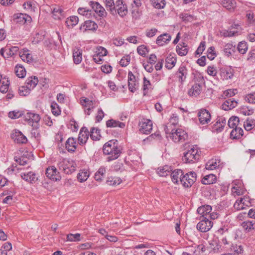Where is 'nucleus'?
Listing matches in <instances>:
<instances>
[{
  "mask_svg": "<svg viewBox=\"0 0 255 255\" xmlns=\"http://www.w3.org/2000/svg\"><path fill=\"white\" fill-rule=\"evenodd\" d=\"M239 123V119L237 117H232L228 121V126L230 128L235 129Z\"/></svg>",
  "mask_w": 255,
  "mask_h": 255,
  "instance_id": "a18cd8bd",
  "label": "nucleus"
},
{
  "mask_svg": "<svg viewBox=\"0 0 255 255\" xmlns=\"http://www.w3.org/2000/svg\"><path fill=\"white\" fill-rule=\"evenodd\" d=\"M245 100L251 104H255V93L247 95L245 97Z\"/></svg>",
  "mask_w": 255,
  "mask_h": 255,
  "instance_id": "e2e57ef3",
  "label": "nucleus"
},
{
  "mask_svg": "<svg viewBox=\"0 0 255 255\" xmlns=\"http://www.w3.org/2000/svg\"><path fill=\"white\" fill-rule=\"evenodd\" d=\"M202 85L200 84L195 83L191 87L189 91V94L192 96H197L201 92Z\"/></svg>",
  "mask_w": 255,
  "mask_h": 255,
  "instance_id": "bb28decb",
  "label": "nucleus"
},
{
  "mask_svg": "<svg viewBox=\"0 0 255 255\" xmlns=\"http://www.w3.org/2000/svg\"><path fill=\"white\" fill-rule=\"evenodd\" d=\"M81 104L84 108L85 112L87 115H90L91 111L94 108V101L85 98L81 100Z\"/></svg>",
  "mask_w": 255,
  "mask_h": 255,
  "instance_id": "f8f14e48",
  "label": "nucleus"
},
{
  "mask_svg": "<svg viewBox=\"0 0 255 255\" xmlns=\"http://www.w3.org/2000/svg\"><path fill=\"white\" fill-rule=\"evenodd\" d=\"M18 50L17 46L9 47L6 46L0 50V55L4 58H8L13 55Z\"/></svg>",
  "mask_w": 255,
  "mask_h": 255,
  "instance_id": "9d476101",
  "label": "nucleus"
},
{
  "mask_svg": "<svg viewBox=\"0 0 255 255\" xmlns=\"http://www.w3.org/2000/svg\"><path fill=\"white\" fill-rule=\"evenodd\" d=\"M12 138L14 141L18 143H25L27 142V139L25 136L22 133L19 131L15 130L11 135Z\"/></svg>",
  "mask_w": 255,
  "mask_h": 255,
  "instance_id": "ddd939ff",
  "label": "nucleus"
},
{
  "mask_svg": "<svg viewBox=\"0 0 255 255\" xmlns=\"http://www.w3.org/2000/svg\"><path fill=\"white\" fill-rule=\"evenodd\" d=\"M187 45L183 43L182 44H178L176 46V51L177 53L181 56L186 55L188 53Z\"/></svg>",
  "mask_w": 255,
  "mask_h": 255,
  "instance_id": "4c0bfd02",
  "label": "nucleus"
},
{
  "mask_svg": "<svg viewBox=\"0 0 255 255\" xmlns=\"http://www.w3.org/2000/svg\"><path fill=\"white\" fill-rule=\"evenodd\" d=\"M205 49V42L202 41L200 43L199 46L198 47L196 51V54L197 55H200L204 51Z\"/></svg>",
  "mask_w": 255,
  "mask_h": 255,
  "instance_id": "774afa93",
  "label": "nucleus"
},
{
  "mask_svg": "<svg viewBox=\"0 0 255 255\" xmlns=\"http://www.w3.org/2000/svg\"><path fill=\"white\" fill-rule=\"evenodd\" d=\"M90 5L92 7L93 10L99 15V16H104L105 13L104 8L97 2L90 1Z\"/></svg>",
  "mask_w": 255,
  "mask_h": 255,
  "instance_id": "dca6fc26",
  "label": "nucleus"
},
{
  "mask_svg": "<svg viewBox=\"0 0 255 255\" xmlns=\"http://www.w3.org/2000/svg\"><path fill=\"white\" fill-rule=\"evenodd\" d=\"M212 207L210 205H204L199 207L197 209V212L204 217H207L209 214L211 212Z\"/></svg>",
  "mask_w": 255,
  "mask_h": 255,
  "instance_id": "a878e982",
  "label": "nucleus"
},
{
  "mask_svg": "<svg viewBox=\"0 0 255 255\" xmlns=\"http://www.w3.org/2000/svg\"><path fill=\"white\" fill-rule=\"evenodd\" d=\"M122 182L120 178L117 177H110L107 180V183L109 185L115 186L120 184Z\"/></svg>",
  "mask_w": 255,
  "mask_h": 255,
  "instance_id": "79ce46f5",
  "label": "nucleus"
},
{
  "mask_svg": "<svg viewBox=\"0 0 255 255\" xmlns=\"http://www.w3.org/2000/svg\"><path fill=\"white\" fill-rule=\"evenodd\" d=\"M45 174L47 177L54 181H58L61 179L59 173L54 166L47 168Z\"/></svg>",
  "mask_w": 255,
  "mask_h": 255,
  "instance_id": "1a4fd4ad",
  "label": "nucleus"
},
{
  "mask_svg": "<svg viewBox=\"0 0 255 255\" xmlns=\"http://www.w3.org/2000/svg\"><path fill=\"white\" fill-rule=\"evenodd\" d=\"M78 17H68L65 23L68 27L72 28L78 23Z\"/></svg>",
  "mask_w": 255,
  "mask_h": 255,
  "instance_id": "ea45409f",
  "label": "nucleus"
},
{
  "mask_svg": "<svg viewBox=\"0 0 255 255\" xmlns=\"http://www.w3.org/2000/svg\"><path fill=\"white\" fill-rule=\"evenodd\" d=\"M31 90L28 88V87L25 86H21L19 88V94L20 96H25L28 95Z\"/></svg>",
  "mask_w": 255,
  "mask_h": 255,
  "instance_id": "4d7b16f0",
  "label": "nucleus"
},
{
  "mask_svg": "<svg viewBox=\"0 0 255 255\" xmlns=\"http://www.w3.org/2000/svg\"><path fill=\"white\" fill-rule=\"evenodd\" d=\"M38 82V80L37 77L35 76L31 77L27 79L25 85L28 87V88L32 90L37 85Z\"/></svg>",
  "mask_w": 255,
  "mask_h": 255,
  "instance_id": "c9c22d12",
  "label": "nucleus"
},
{
  "mask_svg": "<svg viewBox=\"0 0 255 255\" xmlns=\"http://www.w3.org/2000/svg\"><path fill=\"white\" fill-rule=\"evenodd\" d=\"M107 50L104 47L99 46L97 47L95 51V54L102 57L105 56L107 54Z\"/></svg>",
  "mask_w": 255,
  "mask_h": 255,
  "instance_id": "13d9d810",
  "label": "nucleus"
},
{
  "mask_svg": "<svg viewBox=\"0 0 255 255\" xmlns=\"http://www.w3.org/2000/svg\"><path fill=\"white\" fill-rule=\"evenodd\" d=\"M40 120V117L38 114L27 113L25 115V120L28 122V124L31 126L38 125V123Z\"/></svg>",
  "mask_w": 255,
  "mask_h": 255,
  "instance_id": "9b49d317",
  "label": "nucleus"
},
{
  "mask_svg": "<svg viewBox=\"0 0 255 255\" xmlns=\"http://www.w3.org/2000/svg\"><path fill=\"white\" fill-rule=\"evenodd\" d=\"M14 23L23 25L25 23H29L32 21L31 17H14L12 19Z\"/></svg>",
  "mask_w": 255,
  "mask_h": 255,
  "instance_id": "473e14b6",
  "label": "nucleus"
},
{
  "mask_svg": "<svg viewBox=\"0 0 255 255\" xmlns=\"http://www.w3.org/2000/svg\"><path fill=\"white\" fill-rule=\"evenodd\" d=\"M140 131L144 134H148L152 129V123L151 121L147 119H143L139 124Z\"/></svg>",
  "mask_w": 255,
  "mask_h": 255,
  "instance_id": "6e6552de",
  "label": "nucleus"
},
{
  "mask_svg": "<svg viewBox=\"0 0 255 255\" xmlns=\"http://www.w3.org/2000/svg\"><path fill=\"white\" fill-rule=\"evenodd\" d=\"M152 5L156 8H162L165 5V0H150Z\"/></svg>",
  "mask_w": 255,
  "mask_h": 255,
  "instance_id": "c03bdc74",
  "label": "nucleus"
},
{
  "mask_svg": "<svg viewBox=\"0 0 255 255\" xmlns=\"http://www.w3.org/2000/svg\"><path fill=\"white\" fill-rule=\"evenodd\" d=\"M226 124L225 120L223 118H220L214 124L216 130H222Z\"/></svg>",
  "mask_w": 255,
  "mask_h": 255,
  "instance_id": "09e8293b",
  "label": "nucleus"
},
{
  "mask_svg": "<svg viewBox=\"0 0 255 255\" xmlns=\"http://www.w3.org/2000/svg\"><path fill=\"white\" fill-rule=\"evenodd\" d=\"M137 51L140 55L143 57L148 52L147 47L144 45L138 46L137 48Z\"/></svg>",
  "mask_w": 255,
  "mask_h": 255,
  "instance_id": "6e6d98bb",
  "label": "nucleus"
},
{
  "mask_svg": "<svg viewBox=\"0 0 255 255\" xmlns=\"http://www.w3.org/2000/svg\"><path fill=\"white\" fill-rule=\"evenodd\" d=\"M33 128L31 131V134L32 137H34L37 140L41 139L42 135L44 134V130L38 125L32 126Z\"/></svg>",
  "mask_w": 255,
  "mask_h": 255,
  "instance_id": "4468645a",
  "label": "nucleus"
},
{
  "mask_svg": "<svg viewBox=\"0 0 255 255\" xmlns=\"http://www.w3.org/2000/svg\"><path fill=\"white\" fill-rule=\"evenodd\" d=\"M87 133V128H81L78 138V142L80 144H83L86 143L88 138Z\"/></svg>",
  "mask_w": 255,
  "mask_h": 255,
  "instance_id": "c85d7f7f",
  "label": "nucleus"
},
{
  "mask_svg": "<svg viewBox=\"0 0 255 255\" xmlns=\"http://www.w3.org/2000/svg\"><path fill=\"white\" fill-rule=\"evenodd\" d=\"M22 116V113L19 111H12L8 113V117L12 119H15L20 117Z\"/></svg>",
  "mask_w": 255,
  "mask_h": 255,
  "instance_id": "0e129e2a",
  "label": "nucleus"
},
{
  "mask_svg": "<svg viewBox=\"0 0 255 255\" xmlns=\"http://www.w3.org/2000/svg\"><path fill=\"white\" fill-rule=\"evenodd\" d=\"M73 58L74 63L78 64L81 63L82 59V50L75 47L73 51Z\"/></svg>",
  "mask_w": 255,
  "mask_h": 255,
  "instance_id": "4be33fe9",
  "label": "nucleus"
},
{
  "mask_svg": "<svg viewBox=\"0 0 255 255\" xmlns=\"http://www.w3.org/2000/svg\"><path fill=\"white\" fill-rule=\"evenodd\" d=\"M121 149L118 141L115 140L106 142L103 147L104 154L109 155L107 159L108 161L117 159L121 153Z\"/></svg>",
  "mask_w": 255,
  "mask_h": 255,
  "instance_id": "f257e3e1",
  "label": "nucleus"
},
{
  "mask_svg": "<svg viewBox=\"0 0 255 255\" xmlns=\"http://www.w3.org/2000/svg\"><path fill=\"white\" fill-rule=\"evenodd\" d=\"M89 176V174L87 171H81L78 173L77 178L80 182H83L87 180Z\"/></svg>",
  "mask_w": 255,
  "mask_h": 255,
  "instance_id": "de8ad7c7",
  "label": "nucleus"
},
{
  "mask_svg": "<svg viewBox=\"0 0 255 255\" xmlns=\"http://www.w3.org/2000/svg\"><path fill=\"white\" fill-rule=\"evenodd\" d=\"M9 81L8 78L6 77H2V75L0 74V91L2 93H6L9 88Z\"/></svg>",
  "mask_w": 255,
  "mask_h": 255,
  "instance_id": "aec40b11",
  "label": "nucleus"
},
{
  "mask_svg": "<svg viewBox=\"0 0 255 255\" xmlns=\"http://www.w3.org/2000/svg\"><path fill=\"white\" fill-rule=\"evenodd\" d=\"M166 136L170 138L175 142H183L188 137L187 133L182 129L178 128L176 129L170 128V126H166L165 128Z\"/></svg>",
  "mask_w": 255,
  "mask_h": 255,
  "instance_id": "f03ea898",
  "label": "nucleus"
},
{
  "mask_svg": "<svg viewBox=\"0 0 255 255\" xmlns=\"http://www.w3.org/2000/svg\"><path fill=\"white\" fill-rule=\"evenodd\" d=\"M105 4L107 8H109L112 14H116V5H115L114 0H106Z\"/></svg>",
  "mask_w": 255,
  "mask_h": 255,
  "instance_id": "37998d69",
  "label": "nucleus"
},
{
  "mask_svg": "<svg viewBox=\"0 0 255 255\" xmlns=\"http://www.w3.org/2000/svg\"><path fill=\"white\" fill-rule=\"evenodd\" d=\"M171 36L167 33H164L159 36L156 41V43L159 46H163L168 43L171 40Z\"/></svg>",
  "mask_w": 255,
  "mask_h": 255,
  "instance_id": "5701e85b",
  "label": "nucleus"
},
{
  "mask_svg": "<svg viewBox=\"0 0 255 255\" xmlns=\"http://www.w3.org/2000/svg\"><path fill=\"white\" fill-rule=\"evenodd\" d=\"M14 71L16 76L19 78H24L26 75V70L22 66L16 65Z\"/></svg>",
  "mask_w": 255,
  "mask_h": 255,
  "instance_id": "58836bf2",
  "label": "nucleus"
},
{
  "mask_svg": "<svg viewBox=\"0 0 255 255\" xmlns=\"http://www.w3.org/2000/svg\"><path fill=\"white\" fill-rule=\"evenodd\" d=\"M20 176L23 180L30 183H34L38 180V177L32 171H30L27 173H21Z\"/></svg>",
  "mask_w": 255,
  "mask_h": 255,
  "instance_id": "2eb2a0df",
  "label": "nucleus"
},
{
  "mask_svg": "<svg viewBox=\"0 0 255 255\" xmlns=\"http://www.w3.org/2000/svg\"><path fill=\"white\" fill-rule=\"evenodd\" d=\"M213 223L207 217H204L197 225V229L201 232L209 231L212 227Z\"/></svg>",
  "mask_w": 255,
  "mask_h": 255,
  "instance_id": "423d86ee",
  "label": "nucleus"
},
{
  "mask_svg": "<svg viewBox=\"0 0 255 255\" xmlns=\"http://www.w3.org/2000/svg\"><path fill=\"white\" fill-rule=\"evenodd\" d=\"M51 108L52 113L54 115H59L60 114V110L56 103H52L51 105Z\"/></svg>",
  "mask_w": 255,
  "mask_h": 255,
  "instance_id": "680f3d73",
  "label": "nucleus"
},
{
  "mask_svg": "<svg viewBox=\"0 0 255 255\" xmlns=\"http://www.w3.org/2000/svg\"><path fill=\"white\" fill-rule=\"evenodd\" d=\"M216 180V176L213 174H209L205 176L202 180L204 184H213Z\"/></svg>",
  "mask_w": 255,
  "mask_h": 255,
  "instance_id": "a19ab883",
  "label": "nucleus"
},
{
  "mask_svg": "<svg viewBox=\"0 0 255 255\" xmlns=\"http://www.w3.org/2000/svg\"><path fill=\"white\" fill-rule=\"evenodd\" d=\"M75 165L73 161L67 159H61L57 164L59 169L66 174L73 172L75 170Z\"/></svg>",
  "mask_w": 255,
  "mask_h": 255,
  "instance_id": "7ed1b4c3",
  "label": "nucleus"
},
{
  "mask_svg": "<svg viewBox=\"0 0 255 255\" xmlns=\"http://www.w3.org/2000/svg\"><path fill=\"white\" fill-rule=\"evenodd\" d=\"M178 122V118L175 114H172V116L169 119V124L167 126L176 125Z\"/></svg>",
  "mask_w": 255,
  "mask_h": 255,
  "instance_id": "69168bd1",
  "label": "nucleus"
},
{
  "mask_svg": "<svg viewBox=\"0 0 255 255\" xmlns=\"http://www.w3.org/2000/svg\"><path fill=\"white\" fill-rule=\"evenodd\" d=\"M198 116L200 123L202 125L208 124L211 122L210 113L206 109H201L199 110Z\"/></svg>",
  "mask_w": 255,
  "mask_h": 255,
  "instance_id": "0eeeda50",
  "label": "nucleus"
},
{
  "mask_svg": "<svg viewBox=\"0 0 255 255\" xmlns=\"http://www.w3.org/2000/svg\"><path fill=\"white\" fill-rule=\"evenodd\" d=\"M250 203L248 198H240L236 201L234 207L236 209L241 210L245 209V206H248Z\"/></svg>",
  "mask_w": 255,
  "mask_h": 255,
  "instance_id": "f3484780",
  "label": "nucleus"
},
{
  "mask_svg": "<svg viewBox=\"0 0 255 255\" xmlns=\"http://www.w3.org/2000/svg\"><path fill=\"white\" fill-rule=\"evenodd\" d=\"M219 165L216 160L212 159L209 160L206 164V168L207 170H213L216 169Z\"/></svg>",
  "mask_w": 255,
  "mask_h": 255,
  "instance_id": "603ef678",
  "label": "nucleus"
},
{
  "mask_svg": "<svg viewBox=\"0 0 255 255\" xmlns=\"http://www.w3.org/2000/svg\"><path fill=\"white\" fill-rule=\"evenodd\" d=\"M222 4L229 10L234 9L236 6L235 0H221Z\"/></svg>",
  "mask_w": 255,
  "mask_h": 255,
  "instance_id": "f704fd0d",
  "label": "nucleus"
},
{
  "mask_svg": "<svg viewBox=\"0 0 255 255\" xmlns=\"http://www.w3.org/2000/svg\"><path fill=\"white\" fill-rule=\"evenodd\" d=\"M243 129L241 128L237 127L231 132V136L234 139H239L243 135Z\"/></svg>",
  "mask_w": 255,
  "mask_h": 255,
  "instance_id": "e433bc0d",
  "label": "nucleus"
},
{
  "mask_svg": "<svg viewBox=\"0 0 255 255\" xmlns=\"http://www.w3.org/2000/svg\"><path fill=\"white\" fill-rule=\"evenodd\" d=\"M241 226L246 233L250 232L255 229V222L246 221L242 223Z\"/></svg>",
  "mask_w": 255,
  "mask_h": 255,
  "instance_id": "b1692460",
  "label": "nucleus"
},
{
  "mask_svg": "<svg viewBox=\"0 0 255 255\" xmlns=\"http://www.w3.org/2000/svg\"><path fill=\"white\" fill-rule=\"evenodd\" d=\"M100 130L98 128H92L90 130V136L93 140L99 139L100 137Z\"/></svg>",
  "mask_w": 255,
  "mask_h": 255,
  "instance_id": "49530a36",
  "label": "nucleus"
},
{
  "mask_svg": "<svg viewBox=\"0 0 255 255\" xmlns=\"http://www.w3.org/2000/svg\"><path fill=\"white\" fill-rule=\"evenodd\" d=\"M171 171V167L165 165L163 167H160L157 169V172L160 176L166 177L168 175L170 174Z\"/></svg>",
  "mask_w": 255,
  "mask_h": 255,
  "instance_id": "2f4dec72",
  "label": "nucleus"
},
{
  "mask_svg": "<svg viewBox=\"0 0 255 255\" xmlns=\"http://www.w3.org/2000/svg\"><path fill=\"white\" fill-rule=\"evenodd\" d=\"M196 180V174L195 172L191 171L183 175L180 183L185 187H191Z\"/></svg>",
  "mask_w": 255,
  "mask_h": 255,
  "instance_id": "39448f33",
  "label": "nucleus"
},
{
  "mask_svg": "<svg viewBox=\"0 0 255 255\" xmlns=\"http://www.w3.org/2000/svg\"><path fill=\"white\" fill-rule=\"evenodd\" d=\"M176 75L180 82H183L186 78L187 69L185 66L181 65L177 71Z\"/></svg>",
  "mask_w": 255,
  "mask_h": 255,
  "instance_id": "393cba45",
  "label": "nucleus"
},
{
  "mask_svg": "<svg viewBox=\"0 0 255 255\" xmlns=\"http://www.w3.org/2000/svg\"><path fill=\"white\" fill-rule=\"evenodd\" d=\"M67 241L69 242L80 241V234L79 233L76 234H69L67 235Z\"/></svg>",
  "mask_w": 255,
  "mask_h": 255,
  "instance_id": "8fccbe9b",
  "label": "nucleus"
},
{
  "mask_svg": "<svg viewBox=\"0 0 255 255\" xmlns=\"http://www.w3.org/2000/svg\"><path fill=\"white\" fill-rule=\"evenodd\" d=\"M231 249L237 255L243 254L244 253V247L241 245H233Z\"/></svg>",
  "mask_w": 255,
  "mask_h": 255,
  "instance_id": "864d4df0",
  "label": "nucleus"
},
{
  "mask_svg": "<svg viewBox=\"0 0 255 255\" xmlns=\"http://www.w3.org/2000/svg\"><path fill=\"white\" fill-rule=\"evenodd\" d=\"M207 57L211 60H213L215 56L216 53L215 52V48L214 47H210L208 49Z\"/></svg>",
  "mask_w": 255,
  "mask_h": 255,
  "instance_id": "052dcab7",
  "label": "nucleus"
},
{
  "mask_svg": "<svg viewBox=\"0 0 255 255\" xmlns=\"http://www.w3.org/2000/svg\"><path fill=\"white\" fill-rule=\"evenodd\" d=\"M116 14L118 13L120 16H125L127 14L128 10L127 7L123 4L122 0H118L116 3Z\"/></svg>",
  "mask_w": 255,
  "mask_h": 255,
  "instance_id": "a211bd4d",
  "label": "nucleus"
},
{
  "mask_svg": "<svg viewBox=\"0 0 255 255\" xmlns=\"http://www.w3.org/2000/svg\"><path fill=\"white\" fill-rule=\"evenodd\" d=\"M237 102L233 99L226 100L222 105V108L225 111L231 110L237 106Z\"/></svg>",
  "mask_w": 255,
  "mask_h": 255,
  "instance_id": "412c9836",
  "label": "nucleus"
},
{
  "mask_svg": "<svg viewBox=\"0 0 255 255\" xmlns=\"http://www.w3.org/2000/svg\"><path fill=\"white\" fill-rule=\"evenodd\" d=\"M106 126L108 128H123L125 127L124 123L113 119L109 120L106 122Z\"/></svg>",
  "mask_w": 255,
  "mask_h": 255,
  "instance_id": "c756f323",
  "label": "nucleus"
},
{
  "mask_svg": "<svg viewBox=\"0 0 255 255\" xmlns=\"http://www.w3.org/2000/svg\"><path fill=\"white\" fill-rule=\"evenodd\" d=\"M200 157L199 151L196 146H192L184 153L183 160L186 163L196 162Z\"/></svg>",
  "mask_w": 255,
  "mask_h": 255,
  "instance_id": "20e7f679",
  "label": "nucleus"
},
{
  "mask_svg": "<svg viewBox=\"0 0 255 255\" xmlns=\"http://www.w3.org/2000/svg\"><path fill=\"white\" fill-rule=\"evenodd\" d=\"M238 50L241 54H245L248 50L247 44L245 42H240L238 45Z\"/></svg>",
  "mask_w": 255,
  "mask_h": 255,
  "instance_id": "3c124183",
  "label": "nucleus"
},
{
  "mask_svg": "<svg viewBox=\"0 0 255 255\" xmlns=\"http://www.w3.org/2000/svg\"><path fill=\"white\" fill-rule=\"evenodd\" d=\"M85 26L89 29H96L97 27V24L91 20L86 21L85 22Z\"/></svg>",
  "mask_w": 255,
  "mask_h": 255,
  "instance_id": "338daca9",
  "label": "nucleus"
},
{
  "mask_svg": "<svg viewBox=\"0 0 255 255\" xmlns=\"http://www.w3.org/2000/svg\"><path fill=\"white\" fill-rule=\"evenodd\" d=\"M65 147L68 151H74L76 149V139L73 137H69L66 142Z\"/></svg>",
  "mask_w": 255,
  "mask_h": 255,
  "instance_id": "cd10ccee",
  "label": "nucleus"
},
{
  "mask_svg": "<svg viewBox=\"0 0 255 255\" xmlns=\"http://www.w3.org/2000/svg\"><path fill=\"white\" fill-rule=\"evenodd\" d=\"M236 46L232 43H227L224 47L225 55L228 57L231 56L235 52Z\"/></svg>",
  "mask_w": 255,
  "mask_h": 255,
  "instance_id": "7c9ffc66",
  "label": "nucleus"
},
{
  "mask_svg": "<svg viewBox=\"0 0 255 255\" xmlns=\"http://www.w3.org/2000/svg\"><path fill=\"white\" fill-rule=\"evenodd\" d=\"M255 123V120H249L248 119L245 122L244 124V128L246 130L249 131L251 130L253 128V125Z\"/></svg>",
  "mask_w": 255,
  "mask_h": 255,
  "instance_id": "5fc2aeb1",
  "label": "nucleus"
},
{
  "mask_svg": "<svg viewBox=\"0 0 255 255\" xmlns=\"http://www.w3.org/2000/svg\"><path fill=\"white\" fill-rule=\"evenodd\" d=\"M44 38V34L41 33H37L35 34L33 37V39L32 42L33 44H37L41 41H42Z\"/></svg>",
  "mask_w": 255,
  "mask_h": 255,
  "instance_id": "bf43d9fd",
  "label": "nucleus"
},
{
  "mask_svg": "<svg viewBox=\"0 0 255 255\" xmlns=\"http://www.w3.org/2000/svg\"><path fill=\"white\" fill-rule=\"evenodd\" d=\"M171 178L173 182L176 184L180 183L183 176V172L181 169H175L170 174Z\"/></svg>",
  "mask_w": 255,
  "mask_h": 255,
  "instance_id": "6ab92c4d",
  "label": "nucleus"
},
{
  "mask_svg": "<svg viewBox=\"0 0 255 255\" xmlns=\"http://www.w3.org/2000/svg\"><path fill=\"white\" fill-rule=\"evenodd\" d=\"M176 63V58L171 55L167 56L165 59V67L168 69H171Z\"/></svg>",
  "mask_w": 255,
  "mask_h": 255,
  "instance_id": "72a5a7b5",
  "label": "nucleus"
}]
</instances>
